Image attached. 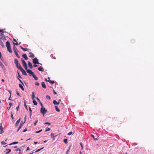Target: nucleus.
<instances>
[{"label":"nucleus","mask_w":154,"mask_h":154,"mask_svg":"<svg viewBox=\"0 0 154 154\" xmlns=\"http://www.w3.org/2000/svg\"><path fill=\"white\" fill-rule=\"evenodd\" d=\"M11 118H12V119H14V118L13 116L12 112H11Z\"/></svg>","instance_id":"51"},{"label":"nucleus","mask_w":154,"mask_h":154,"mask_svg":"<svg viewBox=\"0 0 154 154\" xmlns=\"http://www.w3.org/2000/svg\"><path fill=\"white\" fill-rule=\"evenodd\" d=\"M6 150H7V151H8V152H7L6 153H5V154H8L11 151V149H6Z\"/></svg>","instance_id":"25"},{"label":"nucleus","mask_w":154,"mask_h":154,"mask_svg":"<svg viewBox=\"0 0 154 154\" xmlns=\"http://www.w3.org/2000/svg\"><path fill=\"white\" fill-rule=\"evenodd\" d=\"M26 116H25L24 118L25 121L24 122H23L21 121L20 122V125L17 129V131L18 132L20 129L21 128V127L23 126V125L24 124L26 120Z\"/></svg>","instance_id":"3"},{"label":"nucleus","mask_w":154,"mask_h":154,"mask_svg":"<svg viewBox=\"0 0 154 154\" xmlns=\"http://www.w3.org/2000/svg\"><path fill=\"white\" fill-rule=\"evenodd\" d=\"M38 120L36 121L34 123V125L35 126L36 125V123L38 122Z\"/></svg>","instance_id":"43"},{"label":"nucleus","mask_w":154,"mask_h":154,"mask_svg":"<svg viewBox=\"0 0 154 154\" xmlns=\"http://www.w3.org/2000/svg\"><path fill=\"white\" fill-rule=\"evenodd\" d=\"M16 67L17 68L19 69L20 70L22 68V67L20 64V63H19L18 64H17L16 65Z\"/></svg>","instance_id":"8"},{"label":"nucleus","mask_w":154,"mask_h":154,"mask_svg":"<svg viewBox=\"0 0 154 154\" xmlns=\"http://www.w3.org/2000/svg\"><path fill=\"white\" fill-rule=\"evenodd\" d=\"M22 62L23 64V65L26 71L28 69L27 68V64L25 61L23 59H22Z\"/></svg>","instance_id":"2"},{"label":"nucleus","mask_w":154,"mask_h":154,"mask_svg":"<svg viewBox=\"0 0 154 154\" xmlns=\"http://www.w3.org/2000/svg\"><path fill=\"white\" fill-rule=\"evenodd\" d=\"M70 149V148H69V149H68L67 150V151H66V154H67V153H68V152L69 151Z\"/></svg>","instance_id":"49"},{"label":"nucleus","mask_w":154,"mask_h":154,"mask_svg":"<svg viewBox=\"0 0 154 154\" xmlns=\"http://www.w3.org/2000/svg\"><path fill=\"white\" fill-rule=\"evenodd\" d=\"M14 62L16 64V65L19 63L18 60L17 59H14Z\"/></svg>","instance_id":"22"},{"label":"nucleus","mask_w":154,"mask_h":154,"mask_svg":"<svg viewBox=\"0 0 154 154\" xmlns=\"http://www.w3.org/2000/svg\"><path fill=\"white\" fill-rule=\"evenodd\" d=\"M28 66H29V68L30 69H32V68L33 66H32V64L29 61H28Z\"/></svg>","instance_id":"9"},{"label":"nucleus","mask_w":154,"mask_h":154,"mask_svg":"<svg viewBox=\"0 0 154 154\" xmlns=\"http://www.w3.org/2000/svg\"><path fill=\"white\" fill-rule=\"evenodd\" d=\"M50 130V128H48L45 130V132H46V131H49Z\"/></svg>","instance_id":"42"},{"label":"nucleus","mask_w":154,"mask_h":154,"mask_svg":"<svg viewBox=\"0 0 154 154\" xmlns=\"http://www.w3.org/2000/svg\"><path fill=\"white\" fill-rule=\"evenodd\" d=\"M0 130L1 131L0 134H2L3 133L4 131H3V129L2 127V125L0 126Z\"/></svg>","instance_id":"10"},{"label":"nucleus","mask_w":154,"mask_h":154,"mask_svg":"<svg viewBox=\"0 0 154 154\" xmlns=\"http://www.w3.org/2000/svg\"><path fill=\"white\" fill-rule=\"evenodd\" d=\"M40 112L41 113L44 115L47 112V110L43 107H42L41 108Z\"/></svg>","instance_id":"4"},{"label":"nucleus","mask_w":154,"mask_h":154,"mask_svg":"<svg viewBox=\"0 0 154 154\" xmlns=\"http://www.w3.org/2000/svg\"><path fill=\"white\" fill-rule=\"evenodd\" d=\"M29 54H30V56H29V57L31 58H33L34 57V55L32 52H30L29 53Z\"/></svg>","instance_id":"14"},{"label":"nucleus","mask_w":154,"mask_h":154,"mask_svg":"<svg viewBox=\"0 0 154 154\" xmlns=\"http://www.w3.org/2000/svg\"><path fill=\"white\" fill-rule=\"evenodd\" d=\"M33 62L35 64H39V63L38 62V60L37 59V58L35 57L34 59H33Z\"/></svg>","instance_id":"6"},{"label":"nucleus","mask_w":154,"mask_h":154,"mask_svg":"<svg viewBox=\"0 0 154 154\" xmlns=\"http://www.w3.org/2000/svg\"><path fill=\"white\" fill-rule=\"evenodd\" d=\"M20 119H19L15 123V125L16 126H17L19 124V122H20Z\"/></svg>","instance_id":"19"},{"label":"nucleus","mask_w":154,"mask_h":154,"mask_svg":"<svg viewBox=\"0 0 154 154\" xmlns=\"http://www.w3.org/2000/svg\"><path fill=\"white\" fill-rule=\"evenodd\" d=\"M55 108L56 110L58 112H59L60 111V110L58 108V107L57 106H55Z\"/></svg>","instance_id":"21"},{"label":"nucleus","mask_w":154,"mask_h":154,"mask_svg":"<svg viewBox=\"0 0 154 154\" xmlns=\"http://www.w3.org/2000/svg\"><path fill=\"white\" fill-rule=\"evenodd\" d=\"M63 141L66 144L67 143V139H64L63 140Z\"/></svg>","instance_id":"34"},{"label":"nucleus","mask_w":154,"mask_h":154,"mask_svg":"<svg viewBox=\"0 0 154 154\" xmlns=\"http://www.w3.org/2000/svg\"><path fill=\"white\" fill-rule=\"evenodd\" d=\"M42 131V130L41 129V130H39V131H36L35 133H39L41 132Z\"/></svg>","instance_id":"40"},{"label":"nucleus","mask_w":154,"mask_h":154,"mask_svg":"<svg viewBox=\"0 0 154 154\" xmlns=\"http://www.w3.org/2000/svg\"><path fill=\"white\" fill-rule=\"evenodd\" d=\"M13 105V103H9V105H10V107H11V106Z\"/></svg>","instance_id":"50"},{"label":"nucleus","mask_w":154,"mask_h":154,"mask_svg":"<svg viewBox=\"0 0 154 154\" xmlns=\"http://www.w3.org/2000/svg\"><path fill=\"white\" fill-rule=\"evenodd\" d=\"M42 86L43 88H46V86L45 85V82H42L41 83Z\"/></svg>","instance_id":"13"},{"label":"nucleus","mask_w":154,"mask_h":154,"mask_svg":"<svg viewBox=\"0 0 154 154\" xmlns=\"http://www.w3.org/2000/svg\"><path fill=\"white\" fill-rule=\"evenodd\" d=\"M1 57H2V54H1V52L0 51V58Z\"/></svg>","instance_id":"63"},{"label":"nucleus","mask_w":154,"mask_h":154,"mask_svg":"<svg viewBox=\"0 0 154 154\" xmlns=\"http://www.w3.org/2000/svg\"><path fill=\"white\" fill-rule=\"evenodd\" d=\"M33 66L34 67H35L37 66V65H36V64H35V65H34Z\"/></svg>","instance_id":"64"},{"label":"nucleus","mask_w":154,"mask_h":154,"mask_svg":"<svg viewBox=\"0 0 154 154\" xmlns=\"http://www.w3.org/2000/svg\"><path fill=\"white\" fill-rule=\"evenodd\" d=\"M20 48L22 49L24 51H26L29 50V49L25 48L22 47V46L20 47Z\"/></svg>","instance_id":"18"},{"label":"nucleus","mask_w":154,"mask_h":154,"mask_svg":"<svg viewBox=\"0 0 154 154\" xmlns=\"http://www.w3.org/2000/svg\"><path fill=\"white\" fill-rule=\"evenodd\" d=\"M1 143L3 145L6 144V143L4 141L1 142Z\"/></svg>","instance_id":"39"},{"label":"nucleus","mask_w":154,"mask_h":154,"mask_svg":"<svg viewBox=\"0 0 154 154\" xmlns=\"http://www.w3.org/2000/svg\"><path fill=\"white\" fill-rule=\"evenodd\" d=\"M18 79L19 81L20 82L21 84H22L23 85H24L23 83V82H22V81L20 79H19V78H18Z\"/></svg>","instance_id":"37"},{"label":"nucleus","mask_w":154,"mask_h":154,"mask_svg":"<svg viewBox=\"0 0 154 154\" xmlns=\"http://www.w3.org/2000/svg\"><path fill=\"white\" fill-rule=\"evenodd\" d=\"M0 66L2 67L3 70L5 69L4 66V65L3 64H2V65H1Z\"/></svg>","instance_id":"31"},{"label":"nucleus","mask_w":154,"mask_h":154,"mask_svg":"<svg viewBox=\"0 0 154 154\" xmlns=\"http://www.w3.org/2000/svg\"><path fill=\"white\" fill-rule=\"evenodd\" d=\"M14 53H15V54L17 56V57L18 58H20V56L19 55V54H18L17 53V51H15V52H14Z\"/></svg>","instance_id":"23"},{"label":"nucleus","mask_w":154,"mask_h":154,"mask_svg":"<svg viewBox=\"0 0 154 154\" xmlns=\"http://www.w3.org/2000/svg\"><path fill=\"white\" fill-rule=\"evenodd\" d=\"M32 76L34 79L35 80H38V77L35 75V74H33Z\"/></svg>","instance_id":"16"},{"label":"nucleus","mask_w":154,"mask_h":154,"mask_svg":"<svg viewBox=\"0 0 154 154\" xmlns=\"http://www.w3.org/2000/svg\"><path fill=\"white\" fill-rule=\"evenodd\" d=\"M26 72L29 73V75L30 76H32L33 74H34V73L32 71L29 69H27L26 70Z\"/></svg>","instance_id":"5"},{"label":"nucleus","mask_w":154,"mask_h":154,"mask_svg":"<svg viewBox=\"0 0 154 154\" xmlns=\"http://www.w3.org/2000/svg\"><path fill=\"white\" fill-rule=\"evenodd\" d=\"M44 148V147H42L41 149H38V150H37L36 151H35V152H39V151L40 150H41V149H43V148Z\"/></svg>","instance_id":"33"},{"label":"nucleus","mask_w":154,"mask_h":154,"mask_svg":"<svg viewBox=\"0 0 154 154\" xmlns=\"http://www.w3.org/2000/svg\"><path fill=\"white\" fill-rule=\"evenodd\" d=\"M18 143V142H13V143H11V144H9V145H13V144H17Z\"/></svg>","instance_id":"24"},{"label":"nucleus","mask_w":154,"mask_h":154,"mask_svg":"<svg viewBox=\"0 0 154 154\" xmlns=\"http://www.w3.org/2000/svg\"><path fill=\"white\" fill-rule=\"evenodd\" d=\"M72 134V131L70 132H69V133L68 134V135H71Z\"/></svg>","instance_id":"46"},{"label":"nucleus","mask_w":154,"mask_h":154,"mask_svg":"<svg viewBox=\"0 0 154 154\" xmlns=\"http://www.w3.org/2000/svg\"><path fill=\"white\" fill-rule=\"evenodd\" d=\"M0 44L2 46H4V45L2 41L0 39Z\"/></svg>","instance_id":"28"},{"label":"nucleus","mask_w":154,"mask_h":154,"mask_svg":"<svg viewBox=\"0 0 154 154\" xmlns=\"http://www.w3.org/2000/svg\"><path fill=\"white\" fill-rule=\"evenodd\" d=\"M20 70L22 72L23 75H27V74L26 73V71L23 68Z\"/></svg>","instance_id":"7"},{"label":"nucleus","mask_w":154,"mask_h":154,"mask_svg":"<svg viewBox=\"0 0 154 154\" xmlns=\"http://www.w3.org/2000/svg\"><path fill=\"white\" fill-rule=\"evenodd\" d=\"M91 136L94 138V139L95 140H97V138H95L94 137V136L93 135V134H91Z\"/></svg>","instance_id":"32"},{"label":"nucleus","mask_w":154,"mask_h":154,"mask_svg":"<svg viewBox=\"0 0 154 154\" xmlns=\"http://www.w3.org/2000/svg\"><path fill=\"white\" fill-rule=\"evenodd\" d=\"M35 84L37 86H38L39 85V83L37 82H35Z\"/></svg>","instance_id":"41"},{"label":"nucleus","mask_w":154,"mask_h":154,"mask_svg":"<svg viewBox=\"0 0 154 154\" xmlns=\"http://www.w3.org/2000/svg\"><path fill=\"white\" fill-rule=\"evenodd\" d=\"M36 99L37 100L39 101V102H40V101L38 97H36Z\"/></svg>","instance_id":"58"},{"label":"nucleus","mask_w":154,"mask_h":154,"mask_svg":"<svg viewBox=\"0 0 154 154\" xmlns=\"http://www.w3.org/2000/svg\"><path fill=\"white\" fill-rule=\"evenodd\" d=\"M40 102V104H41V106L42 107H43V105H42V103H41V102Z\"/></svg>","instance_id":"61"},{"label":"nucleus","mask_w":154,"mask_h":154,"mask_svg":"<svg viewBox=\"0 0 154 154\" xmlns=\"http://www.w3.org/2000/svg\"><path fill=\"white\" fill-rule=\"evenodd\" d=\"M38 69L40 71H42V72L44 71V70L43 68L41 66H40V67H39L38 68Z\"/></svg>","instance_id":"12"},{"label":"nucleus","mask_w":154,"mask_h":154,"mask_svg":"<svg viewBox=\"0 0 154 154\" xmlns=\"http://www.w3.org/2000/svg\"><path fill=\"white\" fill-rule=\"evenodd\" d=\"M5 30V29H0V32H4V31Z\"/></svg>","instance_id":"38"},{"label":"nucleus","mask_w":154,"mask_h":154,"mask_svg":"<svg viewBox=\"0 0 154 154\" xmlns=\"http://www.w3.org/2000/svg\"><path fill=\"white\" fill-rule=\"evenodd\" d=\"M31 96L32 97V99L33 100L35 99V93L34 92H33L32 93V94L31 95Z\"/></svg>","instance_id":"15"},{"label":"nucleus","mask_w":154,"mask_h":154,"mask_svg":"<svg viewBox=\"0 0 154 154\" xmlns=\"http://www.w3.org/2000/svg\"><path fill=\"white\" fill-rule=\"evenodd\" d=\"M80 144L81 145V147H82V149L83 146H82V143H80Z\"/></svg>","instance_id":"52"},{"label":"nucleus","mask_w":154,"mask_h":154,"mask_svg":"<svg viewBox=\"0 0 154 154\" xmlns=\"http://www.w3.org/2000/svg\"><path fill=\"white\" fill-rule=\"evenodd\" d=\"M0 66L2 67L3 70L5 69L4 66V65L3 64H2V65H1Z\"/></svg>","instance_id":"30"},{"label":"nucleus","mask_w":154,"mask_h":154,"mask_svg":"<svg viewBox=\"0 0 154 154\" xmlns=\"http://www.w3.org/2000/svg\"><path fill=\"white\" fill-rule=\"evenodd\" d=\"M46 98L48 99H49V100L51 99V97H50V96L48 95H47L46 97Z\"/></svg>","instance_id":"36"},{"label":"nucleus","mask_w":154,"mask_h":154,"mask_svg":"<svg viewBox=\"0 0 154 154\" xmlns=\"http://www.w3.org/2000/svg\"><path fill=\"white\" fill-rule=\"evenodd\" d=\"M16 93L17 95H18L19 96H20V94L18 92V91H16Z\"/></svg>","instance_id":"47"},{"label":"nucleus","mask_w":154,"mask_h":154,"mask_svg":"<svg viewBox=\"0 0 154 154\" xmlns=\"http://www.w3.org/2000/svg\"><path fill=\"white\" fill-rule=\"evenodd\" d=\"M24 106L25 107V108L27 110H28V108L27 107V106H26V104H24Z\"/></svg>","instance_id":"48"},{"label":"nucleus","mask_w":154,"mask_h":154,"mask_svg":"<svg viewBox=\"0 0 154 154\" xmlns=\"http://www.w3.org/2000/svg\"><path fill=\"white\" fill-rule=\"evenodd\" d=\"M53 103L54 105H58L59 104L60 102H57L56 100H54L53 101Z\"/></svg>","instance_id":"17"},{"label":"nucleus","mask_w":154,"mask_h":154,"mask_svg":"<svg viewBox=\"0 0 154 154\" xmlns=\"http://www.w3.org/2000/svg\"><path fill=\"white\" fill-rule=\"evenodd\" d=\"M18 77L19 78H21V76L20 75L18 72Z\"/></svg>","instance_id":"57"},{"label":"nucleus","mask_w":154,"mask_h":154,"mask_svg":"<svg viewBox=\"0 0 154 154\" xmlns=\"http://www.w3.org/2000/svg\"><path fill=\"white\" fill-rule=\"evenodd\" d=\"M51 138H54V134L53 133H51Z\"/></svg>","instance_id":"35"},{"label":"nucleus","mask_w":154,"mask_h":154,"mask_svg":"<svg viewBox=\"0 0 154 154\" xmlns=\"http://www.w3.org/2000/svg\"><path fill=\"white\" fill-rule=\"evenodd\" d=\"M13 44L15 45H18V44L17 43V42H16V43H13Z\"/></svg>","instance_id":"55"},{"label":"nucleus","mask_w":154,"mask_h":154,"mask_svg":"<svg viewBox=\"0 0 154 154\" xmlns=\"http://www.w3.org/2000/svg\"><path fill=\"white\" fill-rule=\"evenodd\" d=\"M19 87L22 89V90H23V91L24 90V89L23 87L21 84H19Z\"/></svg>","instance_id":"20"},{"label":"nucleus","mask_w":154,"mask_h":154,"mask_svg":"<svg viewBox=\"0 0 154 154\" xmlns=\"http://www.w3.org/2000/svg\"><path fill=\"white\" fill-rule=\"evenodd\" d=\"M19 106H17L16 108V109H17V110H18V109H19Z\"/></svg>","instance_id":"59"},{"label":"nucleus","mask_w":154,"mask_h":154,"mask_svg":"<svg viewBox=\"0 0 154 154\" xmlns=\"http://www.w3.org/2000/svg\"><path fill=\"white\" fill-rule=\"evenodd\" d=\"M44 124L48 125H51V123H50L49 122H47L45 123Z\"/></svg>","instance_id":"44"},{"label":"nucleus","mask_w":154,"mask_h":154,"mask_svg":"<svg viewBox=\"0 0 154 154\" xmlns=\"http://www.w3.org/2000/svg\"><path fill=\"white\" fill-rule=\"evenodd\" d=\"M16 150L17 151H21V149H19V148H17V149H16Z\"/></svg>","instance_id":"54"},{"label":"nucleus","mask_w":154,"mask_h":154,"mask_svg":"<svg viewBox=\"0 0 154 154\" xmlns=\"http://www.w3.org/2000/svg\"><path fill=\"white\" fill-rule=\"evenodd\" d=\"M53 93H54V94H57V93L55 92V91L54 90H53Z\"/></svg>","instance_id":"56"},{"label":"nucleus","mask_w":154,"mask_h":154,"mask_svg":"<svg viewBox=\"0 0 154 154\" xmlns=\"http://www.w3.org/2000/svg\"><path fill=\"white\" fill-rule=\"evenodd\" d=\"M27 130V129L26 128L23 131V132H24L26 131Z\"/></svg>","instance_id":"53"},{"label":"nucleus","mask_w":154,"mask_h":154,"mask_svg":"<svg viewBox=\"0 0 154 154\" xmlns=\"http://www.w3.org/2000/svg\"><path fill=\"white\" fill-rule=\"evenodd\" d=\"M22 56L24 58V59L25 60H28V57H27V55L26 54H23L22 55Z\"/></svg>","instance_id":"11"},{"label":"nucleus","mask_w":154,"mask_h":154,"mask_svg":"<svg viewBox=\"0 0 154 154\" xmlns=\"http://www.w3.org/2000/svg\"><path fill=\"white\" fill-rule=\"evenodd\" d=\"M4 35V34L3 33H1L0 34V35L2 36H3Z\"/></svg>","instance_id":"62"},{"label":"nucleus","mask_w":154,"mask_h":154,"mask_svg":"<svg viewBox=\"0 0 154 154\" xmlns=\"http://www.w3.org/2000/svg\"><path fill=\"white\" fill-rule=\"evenodd\" d=\"M13 49V50L14 51V52H15V51H17V49L16 47L15 46H14Z\"/></svg>","instance_id":"27"},{"label":"nucleus","mask_w":154,"mask_h":154,"mask_svg":"<svg viewBox=\"0 0 154 154\" xmlns=\"http://www.w3.org/2000/svg\"><path fill=\"white\" fill-rule=\"evenodd\" d=\"M33 104L35 105H37V102H36V101L35 100V99H34V100H33Z\"/></svg>","instance_id":"26"},{"label":"nucleus","mask_w":154,"mask_h":154,"mask_svg":"<svg viewBox=\"0 0 154 154\" xmlns=\"http://www.w3.org/2000/svg\"><path fill=\"white\" fill-rule=\"evenodd\" d=\"M29 111L30 112V113H31V112H32V111L31 110V108H30V107H29Z\"/></svg>","instance_id":"45"},{"label":"nucleus","mask_w":154,"mask_h":154,"mask_svg":"<svg viewBox=\"0 0 154 154\" xmlns=\"http://www.w3.org/2000/svg\"><path fill=\"white\" fill-rule=\"evenodd\" d=\"M30 150V149L29 148V147H27L26 149V151L28 150Z\"/></svg>","instance_id":"60"},{"label":"nucleus","mask_w":154,"mask_h":154,"mask_svg":"<svg viewBox=\"0 0 154 154\" xmlns=\"http://www.w3.org/2000/svg\"><path fill=\"white\" fill-rule=\"evenodd\" d=\"M6 46L7 47L8 51L10 53L12 52V51L11 48L10 44L9 42L7 41L6 43Z\"/></svg>","instance_id":"1"},{"label":"nucleus","mask_w":154,"mask_h":154,"mask_svg":"<svg viewBox=\"0 0 154 154\" xmlns=\"http://www.w3.org/2000/svg\"><path fill=\"white\" fill-rule=\"evenodd\" d=\"M50 83L53 84L54 83V81H51L50 80H49L48 81Z\"/></svg>","instance_id":"29"}]
</instances>
